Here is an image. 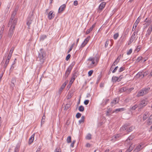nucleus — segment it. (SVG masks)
I'll list each match as a JSON object with an SVG mask.
<instances>
[{"label":"nucleus","mask_w":152,"mask_h":152,"mask_svg":"<svg viewBox=\"0 0 152 152\" xmlns=\"http://www.w3.org/2000/svg\"><path fill=\"white\" fill-rule=\"evenodd\" d=\"M118 66H116L115 68L114 69H113V71H112V72L113 73H114L117 70V69H118Z\"/></svg>","instance_id":"61"},{"label":"nucleus","mask_w":152,"mask_h":152,"mask_svg":"<svg viewBox=\"0 0 152 152\" xmlns=\"http://www.w3.org/2000/svg\"><path fill=\"white\" fill-rule=\"evenodd\" d=\"M134 89L133 88H128L127 87V89L126 90V93H129L131 91Z\"/></svg>","instance_id":"35"},{"label":"nucleus","mask_w":152,"mask_h":152,"mask_svg":"<svg viewBox=\"0 0 152 152\" xmlns=\"http://www.w3.org/2000/svg\"><path fill=\"white\" fill-rule=\"evenodd\" d=\"M85 116H83L81 117V119L79 121V123L80 124L82 123H83L84 121Z\"/></svg>","instance_id":"31"},{"label":"nucleus","mask_w":152,"mask_h":152,"mask_svg":"<svg viewBox=\"0 0 152 152\" xmlns=\"http://www.w3.org/2000/svg\"><path fill=\"white\" fill-rule=\"evenodd\" d=\"M71 55L70 54H68L67 56H66V60L67 61L68 60V59L70 58V57Z\"/></svg>","instance_id":"62"},{"label":"nucleus","mask_w":152,"mask_h":152,"mask_svg":"<svg viewBox=\"0 0 152 152\" xmlns=\"http://www.w3.org/2000/svg\"><path fill=\"white\" fill-rule=\"evenodd\" d=\"M16 82V78L15 77L12 78L11 81L12 83L13 84V86H14Z\"/></svg>","instance_id":"33"},{"label":"nucleus","mask_w":152,"mask_h":152,"mask_svg":"<svg viewBox=\"0 0 152 152\" xmlns=\"http://www.w3.org/2000/svg\"><path fill=\"white\" fill-rule=\"evenodd\" d=\"M149 73V72L148 71H146L145 72H142V77L143 78L145 76L147 75Z\"/></svg>","instance_id":"37"},{"label":"nucleus","mask_w":152,"mask_h":152,"mask_svg":"<svg viewBox=\"0 0 152 152\" xmlns=\"http://www.w3.org/2000/svg\"><path fill=\"white\" fill-rule=\"evenodd\" d=\"M86 138L87 140H90L91 138V135L90 134H88L86 136Z\"/></svg>","instance_id":"40"},{"label":"nucleus","mask_w":152,"mask_h":152,"mask_svg":"<svg viewBox=\"0 0 152 152\" xmlns=\"http://www.w3.org/2000/svg\"><path fill=\"white\" fill-rule=\"evenodd\" d=\"M67 143H69L71 142V137L69 136L67 138Z\"/></svg>","instance_id":"44"},{"label":"nucleus","mask_w":152,"mask_h":152,"mask_svg":"<svg viewBox=\"0 0 152 152\" xmlns=\"http://www.w3.org/2000/svg\"><path fill=\"white\" fill-rule=\"evenodd\" d=\"M86 44H87L86 43V42H85L84 41L81 45V47H84L86 45Z\"/></svg>","instance_id":"60"},{"label":"nucleus","mask_w":152,"mask_h":152,"mask_svg":"<svg viewBox=\"0 0 152 152\" xmlns=\"http://www.w3.org/2000/svg\"><path fill=\"white\" fill-rule=\"evenodd\" d=\"M109 101V99H104L102 101V102L101 104L103 105V106L105 105Z\"/></svg>","instance_id":"26"},{"label":"nucleus","mask_w":152,"mask_h":152,"mask_svg":"<svg viewBox=\"0 0 152 152\" xmlns=\"http://www.w3.org/2000/svg\"><path fill=\"white\" fill-rule=\"evenodd\" d=\"M95 25L96 23H94L92 25L91 27H90L89 29H88L86 31V34H87L90 33V32L92 30L93 28L95 27Z\"/></svg>","instance_id":"14"},{"label":"nucleus","mask_w":152,"mask_h":152,"mask_svg":"<svg viewBox=\"0 0 152 152\" xmlns=\"http://www.w3.org/2000/svg\"><path fill=\"white\" fill-rule=\"evenodd\" d=\"M79 110L81 112H83L84 110V107L83 106L81 105L78 108Z\"/></svg>","instance_id":"39"},{"label":"nucleus","mask_w":152,"mask_h":152,"mask_svg":"<svg viewBox=\"0 0 152 152\" xmlns=\"http://www.w3.org/2000/svg\"><path fill=\"white\" fill-rule=\"evenodd\" d=\"M119 80V78H118V77L116 76H114L112 78V81L113 83H115L116 81L119 82L120 80Z\"/></svg>","instance_id":"21"},{"label":"nucleus","mask_w":152,"mask_h":152,"mask_svg":"<svg viewBox=\"0 0 152 152\" xmlns=\"http://www.w3.org/2000/svg\"><path fill=\"white\" fill-rule=\"evenodd\" d=\"M55 16V14L53 11H51L49 12L48 15V18L49 20L53 19Z\"/></svg>","instance_id":"9"},{"label":"nucleus","mask_w":152,"mask_h":152,"mask_svg":"<svg viewBox=\"0 0 152 152\" xmlns=\"http://www.w3.org/2000/svg\"><path fill=\"white\" fill-rule=\"evenodd\" d=\"M121 55H120L117 58L116 60L113 62V64H112V66H115L117 64H118L121 58Z\"/></svg>","instance_id":"16"},{"label":"nucleus","mask_w":152,"mask_h":152,"mask_svg":"<svg viewBox=\"0 0 152 152\" xmlns=\"http://www.w3.org/2000/svg\"><path fill=\"white\" fill-rule=\"evenodd\" d=\"M134 146L133 145H131L129 148L127 150L126 152H131L134 148Z\"/></svg>","instance_id":"30"},{"label":"nucleus","mask_w":152,"mask_h":152,"mask_svg":"<svg viewBox=\"0 0 152 152\" xmlns=\"http://www.w3.org/2000/svg\"><path fill=\"white\" fill-rule=\"evenodd\" d=\"M69 74L70 73L66 71L65 72V74L64 76V78L65 79H66L68 76Z\"/></svg>","instance_id":"38"},{"label":"nucleus","mask_w":152,"mask_h":152,"mask_svg":"<svg viewBox=\"0 0 152 152\" xmlns=\"http://www.w3.org/2000/svg\"><path fill=\"white\" fill-rule=\"evenodd\" d=\"M55 152H61V150L60 148H57L55 149Z\"/></svg>","instance_id":"53"},{"label":"nucleus","mask_w":152,"mask_h":152,"mask_svg":"<svg viewBox=\"0 0 152 152\" xmlns=\"http://www.w3.org/2000/svg\"><path fill=\"white\" fill-rule=\"evenodd\" d=\"M32 23V20H28L27 22V25L28 26V29L30 28V25Z\"/></svg>","instance_id":"32"},{"label":"nucleus","mask_w":152,"mask_h":152,"mask_svg":"<svg viewBox=\"0 0 152 152\" xmlns=\"http://www.w3.org/2000/svg\"><path fill=\"white\" fill-rule=\"evenodd\" d=\"M17 22V19H14L12 21V23H10V25L12 24L10 27H13L14 26V28H15V26L16 24V23Z\"/></svg>","instance_id":"20"},{"label":"nucleus","mask_w":152,"mask_h":152,"mask_svg":"<svg viewBox=\"0 0 152 152\" xmlns=\"http://www.w3.org/2000/svg\"><path fill=\"white\" fill-rule=\"evenodd\" d=\"M125 110L126 109L124 108H121L117 109L113 111V113H118L119 112H121Z\"/></svg>","instance_id":"11"},{"label":"nucleus","mask_w":152,"mask_h":152,"mask_svg":"<svg viewBox=\"0 0 152 152\" xmlns=\"http://www.w3.org/2000/svg\"><path fill=\"white\" fill-rule=\"evenodd\" d=\"M74 64H72L70 65L67 69L66 71L69 72L70 73L73 67L74 66Z\"/></svg>","instance_id":"25"},{"label":"nucleus","mask_w":152,"mask_h":152,"mask_svg":"<svg viewBox=\"0 0 152 152\" xmlns=\"http://www.w3.org/2000/svg\"><path fill=\"white\" fill-rule=\"evenodd\" d=\"M149 90V88L142 89L138 92L137 96L139 97L147 94Z\"/></svg>","instance_id":"4"},{"label":"nucleus","mask_w":152,"mask_h":152,"mask_svg":"<svg viewBox=\"0 0 152 152\" xmlns=\"http://www.w3.org/2000/svg\"><path fill=\"white\" fill-rule=\"evenodd\" d=\"M93 71L92 70H90L88 73V75L89 76H90L93 73Z\"/></svg>","instance_id":"55"},{"label":"nucleus","mask_w":152,"mask_h":152,"mask_svg":"<svg viewBox=\"0 0 152 152\" xmlns=\"http://www.w3.org/2000/svg\"><path fill=\"white\" fill-rule=\"evenodd\" d=\"M135 38V37L131 36L129 42H128V45H129L132 43L134 41Z\"/></svg>","instance_id":"28"},{"label":"nucleus","mask_w":152,"mask_h":152,"mask_svg":"<svg viewBox=\"0 0 152 152\" xmlns=\"http://www.w3.org/2000/svg\"><path fill=\"white\" fill-rule=\"evenodd\" d=\"M81 114L79 113H78L76 115V117L77 118H79L81 116Z\"/></svg>","instance_id":"52"},{"label":"nucleus","mask_w":152,"mask_h":152,"mask_svg":"<svg viewBox=\"0 0 152 152\" xmlns=\"http://www.w3.org/2000/svg\"><path fill=\"white\" fill-rule=\"evenodd\" d=\"M132 49H130V50L127 52V55H130L132 52Z\"/></svg>","instance_id":"56"},{"label":"nucleus","mask_w":152,"mask_h":152,"mask_svg":"<svg viewBox=\"0 0 152 152\" xmlns=\"http://www.w3.org/2000/svg\"><path fill=\"white\" fill-rule=\"evenodd\" d=\"M34 134H33L29 140L28 143L29 144H31L33 141L34 139Z\"/></svg>","instance_id":"24"},{"label":"nucleus","mask_w":152,"mask_h":152,"mask_svg":"<svg viewBox=\"0 0 152 152\" xmlns=\"http://www.w3.org/2000/svg\"><path fill=\"white\" fill-rule=\"evenodd\" d=\"M143 144L142 143H140L137 146L136 148L134 150V152H138L141 150L143 148Z\"/></svg>","instance_id":"6"},{"label":"nucleus","mask_w":152,"mask_h":152,"mask_svg":"<svg viewBox=\"0 0 152 152\" xmlns=\"http://www.w3.org/2000/svg\"><path fill=\"white\" fill-rule=\"evenodd\" d=\"M99 59V57L98 55L96 56L95 57H90L88 60V64L90 65V66L93 67L95 66L98 63Z\"/></svg>","instance_id":"2"},{"label":"nucleus","mask_w":152,"mask_h":152,"mask_svg":"<svg viewBox=\"0 0 152 152\" xmlns=\"http://www.w3.org/2000/svg\"><path fill=\"white\" fill-rule=\"evenodd\" d=\"M143 71L140 72L136 74L135 77L137 78H139L140 77L142 78V72Z\"/></svg>","instance_id":"18"},{"label":"nucleus","mask_w":152,"mask_h":152,"mask_svg":"<svg viewBox=\"0 0 152 152\" xmlns=\"http://www.w3.org/2000/svg\"><path fill=\"white\" fill-rule=\"evenodd\" d=\"M14 49V47H12L11 48V49L10 51L9 54L11 56H12V53H13V52Z\"/></svg>","instance_id":"41"},{"label":"nucleus","mask_w":152,"mask_h":152,"mask_svg":"<svg viewBox=\"0 0 152 152\" xmlns=\"http://www.w3.org/2000/svg\"><path fill=\"white\" fill-rule=\"evenodd\" d=\"M134 138V135H131L130 136H129L128 139L126 140V141L125 142V144L127 143V144L128 143H129V145H130V143L129 142V141L130 140H132Z\"/></svg>","instance_id":"15"},{"label":"nucleus","mask_w":152,"mask_h":152,"mask_svg":"<svg viewBox=\"0 0 152 152\" xmlns=\"http://www.w3.org/2000/svg\"><path fill=\"white\" fill-rule=\"evenodd\" d=\"M141 19V18L140 17H139L137 19V20H136L135 22L134 23V26L133 27L132 29V31H134L135 30V29L136 27H137L138 24L139 23L140 20Z\"/></svg>","instance_id":"7"},{"label":"nucleus","mask_w":152,"mask_h":152,"mask_svg":"<svg viewBox=\"0 0 152 152\" xmlns=\"http://www.w3.org/2000/svg\"><path fill=\"white\" fill-rule=\"evenodd\" d=\"M47 37V36L46 35H42L40 38V39L42 40H43L44 39H45Z\"/></svg>","instance_id":"47"},{"label":"nucleus","mask_w":152,"mask_h":152,"mask_svg":"<svg viewBox=\"0 0 152 152\" xmlns=\"http://www.w3.org/2000/svg\"><path fill=\"white\" fill-rule=\"evenodd\" d=\"M127 89V87H124L120 88L119 91L120 92H123L125 91L126 92V90Z\"/></svg>","instance_id":"29"},{"label":"nucleus","mask_w":152,"mask_h":152,"mask_svg":"<svg viewBox=\"0 0 152 152\" xmlns=\"http://www.w3.org/2000/svg\"><path fill=\"white\" fill-rule=\"evenodd\" d=\"M45 116H42V119L41 121V125H42V124H44V122H45Z\"/></svg>","instance_id":"45"},{"label":"nucleus","mask_w":152,"mask_h":152,"mask_svg":"<svg viewBox=\"0 0 152 152\" xmlns=\"http://www.w3.org/2000/svg\"><path fill=\"white\" fill-rule=\"evenodd\" d=\"M89 102V100H86L84 101V104L86 105H87L88 103Z\"/></svg>","instance_id":"63"},{"label":"nucleus","mask_w":152,"mask_h":152,"mask_svg":"<svg viewBox=\"0 0 152 152\" xmlns=\"http://www.w3.org/2000/svg\"><path fill=\"white\" fill-rule=\"evenodd\" d=\"M148 30L150 31L151 32L152 31V24L148 28Z\"/></svg>","instance_id":"64"},{"label":"nucleus","mask_w":152,"mask_h":152,"mask_svg":"<svg viewBox=\"0 0 152 152\" xmlns=\"http://www.w3.org/2000/svg\"><path fill=\"white\" fill-rule=\"evenodd\" d=\"M118 99L117 98L114 99L111 102V105L112 106H113L117 103L118 102Z\"/></svg>","instance_id":"12"},{"label":"nucleus","mask_w":152,"mask_h":152,"mask_svg":"<svg viewBox=\"0 0 152 152\" xmlns=\"http://www.w3.org/2000/svg\"><path fill=\"white\" fill-rule=\"evenodd\" d=\"M151 32L150 31H149L148 30L147 31V33L146 34L145 36L146 37H148L151 34Z\"/></svg>","instance_id":"46"},{"label":"nucleus","mask_w":152,"mask_h":152,"mask_svg":"<svg viewBox=\"0 0 152 152\" xmlns=\"http://www.w3.org/2000/svg\"><path fill=\"white\" fill-rule=\"evenodd\" d=\"M137 107H138V106L137 104H135L132 106L130 108V109L132 110H135Z\"/></svg>","instance_id":"34"},{"label":"nucleus","mask_w":152,"mask_h":152,"mask_svg":"<svg viewBox=\"0 0 152 152\" xmlns=\"http://www.w3.org/2000/svg\"><path fill=\"white\" fill-rule=\"evenodd\" d=\"M9 61L8 60H6L5 63L4 65V67L6 68L7 66V65L9 63Z\"/></svg>","instance_id":"57"},{"label":"nucleus","mask_w":152,"mask_h":152,"mask_svg":"<svg viewBox=\"0 0 152 152\" xmlns=\"http://www.w3.org/2000/svg\"><path fill=\"white\" fill-rule=\"evenodd\" d=\"M46 56V54L44 50L43 49H41L39 52L37 58V61L39 62V64H40V68H41L42 66L41 64H42L44 62Z\"/></svg>","instance_id":"1"},{"label":"nucleus","mask_w":152,"mask_h":152,"mask_svg":"<svg viewBox=\"0 0 152 152\" xmlns=\"http://www.w3.org/2000/svg\"><path fill=\"white\" fill-rule=\"evenodd\" d=\"M70 106L71 104H67L65 106V110H67Z\"/></svg>","instance_id":"43"},{"label":"nucleus","mask_w":152,"mask_h":152,"mask_svg":"<svg viewBox=\"0 0 152 152\" xmlns=\"http://www.w3.org/2000/svg\"><path fill=\"white\" fill-rule=\"evenodd\" d=\"M125 67H121L119 69V72H121L125 69Z\"/></svg>","instance_id":"54"},{"label":"nucleus","mask_w":152,"mask_h":152,"mask_svg":"<svg viewBox=\"0 0 152 152\" xmlns=\"http://www.w3.org/2000/svg\"><path fill=\"white\" fill-rule=\"evenodd\" d=\"M77 73L75 72H74L73 74L72 77L71 78V80L70 81V82H71L72 81V82L75 80V78L77 77Z\"/></svg>","instance_id":"19"},{"label":"nucleus","mask_w":152,"mask_h":152,"mask_svg":"<svg viewBox=\"0 0 152 152\" xmlns=\"http://www.w3.org/2000/svg\"><path fill=\"white\" fill-rule=\"evenodd\" d=\"M90 38V37L88 36L84 40V41L85 42H86V43L87 44L88 41H89Z\"/></svg>","instance_id":"50"},{"label":"nucleus","mask_w":152,"mask_h":152,"mask_svg":"<svg viewBox=\"0 0 152 152\" xmlns=\"http://www.w3.org/2000/svg\"><path fill=\"white\" fill-rule=\"evenodd\" d=\"M134 129V127L133 126H130L129 123H126L122 126L120 128L121 131L126 130L127 133H129L132 131Z\"/></svg>","instance_id":"3"},{"label":"nucleus","mask_w":152,"mask_h":152,"mask_svg":"<svg viewBox=\"0 0 152 152\" xmlns=\"http://www.w3.org/2000/svg\"><path fill=\"white\" fill-rule=\"evenodd\" d=\"M15 12H13L12 14V16L11 17V18L10 20L9 23V25H10V23H11L12 21L13 20V19L14 18L15 15Z\"/></svg>","instance_id":"22"},{"label":"nucleus","mask_w":152,"mask_h":152,"mask_svg":"<svg viewBox=\"0 0 152 152\" xmlns=\"http://www.w3.org/2000/svg\"><path fill=\"white\" fill-rule=\"evenodd\" d=\"M65 7L66 5L65 4H63L61 5L59 8L58 12L59 13L62 12L65 9Z\"/></svg>","instance_id":"13"},{"label":"nucleus","mask_w":152,"mask_h":152,"mask_svg":"<svg viewBox=\"0 0 152 152\" xmlns=\"http://www.w3.org/2000/svg\"><path fill=\"white\" fill-rule=\"evenodd\" d=\"M150 114L148 112H146L144 114L143 117V119L144 121L149 116Z\"/></svg>","instance_id":"23"},{"label":"nucleus","mask_w":152,"mask_h":152,"mask_svg":"<svg viewBox=\"0 0 152 152\" xmlns=\"http://www.w3.org/2000/svg\"><path fill=\"white\" fill-rule=\"evenodd\" d=\"M19 147L17 146L15 148L14 152H19Z\"/></svg>","instance_id":"48"},{"label":"nucleus","mask_w":152,"mask_h":152,"mask_svg":"<svg viewBox=\"0 0 152 152\" xmlns=\"http://www.w3.org/2000/svg\"><path fill=\"white\" fill-rule=\"evenodd\" d=\"M63 89L61 88V87L59 88V89L58 91V94L59 95H60Z\"/></svg>","instance_id":"49"},{"label":"nucleus","mask_w":152,"mask_h":152,"mask_svg":"<svg viewBox=\"0 0 152 152\" xmlns=\"http://www.w3.org/2000/svg\"><path fill=\"white\" fill-rule=\"evenodd\" d=\"M120 136L121 135L119 134L115 135L112 137V139L111 140L113 142H115L118 140Z\"/></svg>","instance_id":"10"},{"label":"nucleus","mask_w":152,"mask_h":152,"mask_svg":"<svg viewBox=\"0 0 152 152\" xmlns=\"http://www.w3.org/2000/svg\"><path fill=\"white\" fill-rule=\"evenodd\" d=\"M15 29L14 26L13 27H10L8 34V36L9 37H12L14 34Z\"/></svg>","instance_id":"8"},{"label":"nucleus","mask_w":152,"mask_h":152,"mask_svg":"<svg viewBox=\"0 0 152 152\" xmlns=\"http://www.w3.org/2000/svg\"><path fill=\"white\" fill-rule=\"evenodd\" d=\"M75 45V43H74L69 48V49L68 50V51L67 52V53H69L72 50L73 47Z\"/></svg>","instance_id":"36"},{"label":"nucleus","mask_w":152,"mask_h":152,"mask_svg":"<svg viewBox=\"0 0 152 152\" xmlns=\"http://www.w3.org/2000/svg\"><path fill=\"white\" fill-rule=\"evenodd\" d=\"M119 34L118 33H116L114 35L113 38L115 39H116L118 37Z\"/></svg>","instance_id":"42"},{"label":"nucleus","mask_w":152,"mask_h":152,"mask_svg":"<svg viewBox=\"0 0 152 152\" xmlns=\"http://www.w3.org/2000/svg\"><path fill=\"white\" fill-rule=\"evenodd\" d=\"M142 59V57L141 56H140L138 57L137 59V61L138 62H140Z\"/></svg>","instance_id":"58"},{"label":"nucleus","mask_w":152,"mask_h":152,"mask_svg":"<svg viewBox=\"0 0 152 152\" xmlns=\"http://www.w3.org/2000/svg\"><path fill=\"white\" fill-rule=\"evenodd\" d=\"M141 49V47L140 46H137L135 51L138 52Z\"/></svg>","instance_id":"51"},{"label":"nucleus","mask_w":152,"mask_h":152,"mask_svg":"<svg viewBox=\"0 0 152 152\" xmlns=\"http://www.w3.org/2000/svg\"><path fill=\"white\" fill-rule=\"evenodd\" d=\"M66 82L64 83L63 85H62V86L61 87V88H63V89L64 88L65 86H66Z\"/></svg>","instance_id":"59"},{"label":"nucleus","mask_w":152,"mask_h":152,"mask_svg":"<svg viewBox=\"0 0 152 152\" xmlns=\"http://www.w3.org/2000/svg\"><path fill=\"white\" fill-rule=\"evenodd\" d=\"M106 3L105 2H103L100 4L99 8L100 10H103L105 6Z\"/></svg>","instance_id":"17"},{"label":"nucleus","mask_w":152,"mask_h":152,"mask_svg":"<svg viewBox=\"0 0 152 152\" xmlns=\"http://www.w3.org/2000/svg\"><path fill=\"white\" fill-rule=\"evenodd\" d=\"M147 123L149 125L151 124L152 123V114L149 117L147 121Z\"/></svg>","instance_id":"27"},{"label":"nucleus","mask_w":152,"mask_h":152,"mask_svg":"<svg viewBox=\"0 0 152 152\" xmlns=\"http://www.w3.org/2000/svg\"><path fill=\"white\" fill-rule=\"evenodd\" d=\"M148 102V100L147 98H144L142 99L139 104L138 107L139 109H141L143 108L146 105Z\"/></svg>","instance_id":"5"}]
</instances>
